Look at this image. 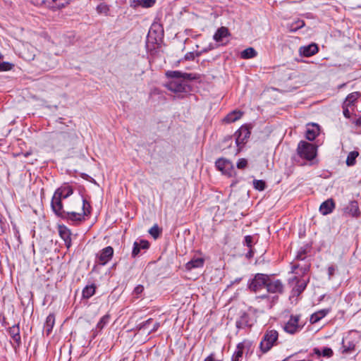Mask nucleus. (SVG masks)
I'll use <instances>...</instances> for the list:
<instances>
[{
	"mask_svg": "<svg viewBox=\"0 0 361 361\" xmlns=\"http://www.w3.org/2000/svg\"><path fill=\"white\" fill-rule=\"evenodd\" d=\"M91 210L90 202L83 197L72 200L66 208L62 204L60 209H52L57 217L75 224L85 221L86 216L90 214Z\"/></svg>",
	"mask_w": 361,
	"mask_h": 361,
	"instance_id": "obj_1",
	"label": "nucleus"
},
{
	"mask_svg": "<svg viewBox=\"0 0 361 361\" xmlns=\"http://www.w3.org/2000/svg\"><path fill=\"white\" fill-rule=\"evenodd\" d=\"M310 267L311 263L310 260L305 261L302 264L291 263L290 272L295 274V276L290 279L289 283L295 282V285L292 290L294 295H300L306 288L310 279H305L304 276L310 271Z\"/></svg>",
	"mask_w": 361,
	"mask_h": 361,
	"instance_id": "obj_2",
	"label": "nucleus"
},
{
	"mask_svg": "<svg viewBox=\"0 0 361 361\" xmlns=\"http://www.w3.org/2000/svg\"><path fill=\"white\" fill-rule=\"evenodd\" d=\"M26 60H34L35 65L42 71H48L56 65V61L49 54L39 53L38 55L25 56Z\"/></svg>",
	"mask_w": 361,
	"mask_h": 361,
	"instance_id": "obj_3",
	"label": "nucleus"
},
{
	"mask_svg": "<svg viewBox=\"0 0 361 361\" xmlns=\"http://www.w3.org/2000/svg\"><path fill=\"white\" fill-rule=\"evenodd\" d=\"M73 193V190L71 186L68 185H64L57 188L51 201V208L54 209L55 208L60 209L63 204L62 200L68 198Z\"/></svg>",
	"mask_w": 361,
	"mask_h": 361,
	"instance_id": "obj_4",
	"label": "nucleus"
},
{
	"mask_svg": "<svg viewBox=\"0 0 361 361\" xmlns=\"http://www.w3.org/2000/svg\"><path fill=\"white\" fill-rule=\"evenodd\" d=\"M279 338V333L274 329H267L259 343V349L262 353L269 352L273 346L276 345Z\"/></svg>",
	"mask_w": 361,
	"mask_h": 361,
	"instance_id": "obj_5",
	"label": "nucleus"
},
{
	"mask_svg": "<svg viewBox=\"0 0 361 361\" xmlns=\"http://www.w3.org/2000/svg\"><path fill=\"white\" fill-rule=\"evenodd\" d=\"M297 152L301 158L309 161L314 159L317 155V149L314 145L305 141L299 142Z\"/></svg>",
	"mask_w": 361,
	"mask_h": 361,
	"instance_id": "obj_6",
	"label": "nucleus"
},
{
	"mask_svg": "<svg viewBox=\"0 0 361 361\" xmlns=\"http://www.w3.org/2000/svg\"><path fill=\"white\" fill-rule=\"evenodd\" d=\"M269 275L264 274H256L253 279L248 282V288L252 292H257L267 287Z\"/></svg>",
	"mask_w": 361,
	"mask_h": 361,
	"instance_id": "obj_7",
	"label": "nucleus"
},
{
	"mask_svg": "<svg viewBox=\"0 0 361 361\" xmlns=\"http://www.w3.org/2000/svg\"><path fill=\"white\" fill-rule=\"evenodd\" d=\"M165 87L174 93L188 92L189 91V85L183 80H171L168 82Z\"/></svg>",
	"mask_w": 361,
	"mask_h": 361,
	"instance_id": "obj_8",
	"label": "nucleus"
},
{
	"mask_svg": "<svg viewBox=\"0 0 361 361\" xmlns=\"http://www.w3.org/2000/svg\"><path fill=\"white\" fill-rule=\"evenodd\" d=\"M250 131L247 126H241L234 134L235 144L238 147V152H239L247 140L250 137Z\"/></svg>",
	"mask_w": 361,
	"mask_h": 361,
	"instance_id": "obj_9",
	"label": "nucleus"
},
{
	"mask_svg": "<svg viewBox=\"0 0 361 361\" xmlns=\"http://www.w3.org/2000/svg\"><path fill=\"white\" fill-rule=\"evenodd\" d=\"M114 256V248L111 246H107L101 250L96 255V262L99 265H106Z\"/></svg>",
	"mask_w": 361,
	"mask_h": 361,
	"instance_id": "obj_10",
	"label": "nucleus"
},
{
	"mask_svg": "<svg viewBox=\"0 0 361 361\" xmlns=\"http://www.w3.org/2000/svg\"><path fill=\"white\" fill-rule=\"evenodd\" d=\"M266 289L269 293L282 294L284 291V285L280 279H276L269 276Z\"/></svg>",
	"mask_w": 361,
	"mask_h": 361,
	"instance_id": "obj_11",
	"label": "nucleus"
},
{
	"mask_svg": "<svg viewBox=\"0 0 361 361\" xmlns=\"http://www.w3.org/2000/svg\"><path fill=\"white\" fill-rule=\"evenodd\" d=\"M215 166L222 173L231 176L233 172V163L225 158H219L215 162Z\"/></svg>",
	"mask_w": 361,
	"mask_h": 361,
	"instance_id": "obj_12",
	"label": "nucleus"
},
{
	"mask_svg": "<svg viewBox=\"0 0 361 361\" xmlns=\"http://www.w3.org/2000/svg\"><path fill=\"white\" fill-rule=\"evenodd\" d=\"M299 315H291L289 320L285 324L283 330L290 334H294L298 332L301 327L299 326Z\"/></svg>",
	"mask_w": 361,
	"mask_h": 361,
	"instance_id": "obj_13",
	"label": "nucleus"
},
{
	"mask_svg": "<svg viewBox=\"0 0 361 361\" xmlns=\"http://www.w3.org/2000/svg\"><path fill=\"white\" fill-rule=\"evenodd\" d=\"M166 75L167 78L178 80H193L197 79V77L192 73H182L179 71H169L166 73Z\"/></svg>",
	"mask_w": 361,
	"mask_h": 361,
	"instance_id": "obj_14",
	"label": "nucleus"
},
{
	"mask_svg": "<svg viewBox=\"0 0 361 361\" xmlns=\"http://www.w3.org/2000/svg\"><path fill=\"white\" fill-rule=\"evenodd\" d=\"M58 231L60 237L63 240L65 245L69 248L71 246V231L65 225H59Z\"/></svg>",
	"mask_w": 361,
	"mask_h": 361,
	"instance_id": "obj_15",
	"label": "nucleus"
},
{
	"mask_svg": "<svg viewBox=\"0 0 361 361\" xmlns=\"http://www.w3.org/2000/svg\"><path fill=\"white\" fill-rule=\"evenodd\" d=\"M344 213L352 217L357 218L360 215V212L357 201H350L349 204L344 208Z\"/></svg>",
	"mask_w": 361,
	"mask_h": 361,
	"instance_id": "obj_16",
	"label": "nucleus"
},
{
	"mask_svg": "<svg viewBox=\"0 0 361 361\" xmlns=\"http://www.w3.org/2000/svg\"><path fill=\"white\" fill-rule=\"evenodd\" d=\"M8 334L14 341L17 347H19L21 344V338L20 335V327L19 324H15L8 329Z\"/></svg>",
	"mask_w": 361,
	"mask_h": 361,
	"instance_id": "obj_17",
	"label": "nucleus"
},
{
	"mask_svg": "<svg viewBox=\"0 0 361 361\" xmlns=\"http://www.w3.org/2000/svg\"><path fill=\"white\" fill-rule=\"evenodd\" d=\"M335 208V202L333 199L330 198L322 202L319 207V212L323 215H327L331 213Z\"/></svg>",
	"mask_w": 361,
	"mask_h": 361,
	"instance_id": "obj_18",
	"label": "nucleus"
},
{
	"mask_svg": "<svg viewBox=\"0 0 361 361\" xmlns=\"http://www.w3.org/2000/svg\"><path fill=\"white\" fill-rule=\"evenodd\" d=\"M149 247V243L147 240H140L139 242L135 241L133 244L132 251V257H135L140 252L141 249L147 250Z\"/></svg>",
	"mask_w": 361,
	"mask_h": 361,
	"instance_id": "obj_19",
	"label": "nucleus"
},
{
	"mask_svg": "<svg viewBox=\"0 0 361 361\" xmlns=\"http://www.w3.org/2000/svg\"><path fill=\"white\" fill-rule=\"evenodd\" d=\"M318 47L316 44L312 43L307 46L302 47L300 51L302 55L306 57L311 56L318 52Z\"/></svg>",
	"mask_w": 361,
	"mask_h": 361,
	"instance_id": "obj_20",
	"label": "nucleus"
},
{
	"mask_svg": "<svg viewBox=\"0 0 361 361\" xmlns=\"http://www.w3.org/2000/svg\"><path fill=\"white\" fill-rule=\"evenodd\" d=\"M243 114V113L241 111L233 110L231 112H230L229 114H228L223 118V122L226 123H233V122L238 121V119H240L242 117Z\"/></svg>",
	"mask_w": 361,
	"mask_h": 361,
	"instance_id": "obj_21",
	"label": "nucleus"
},
{
	"mask_svg": "<svg viewBox=\"0 0 361 361\" xmlns=\"http://www.w3.org/2000/svg\"><path fill=\"white\" fill-rule=\"evenodd\" d=\"M329 309H322L314 313H313L310 319L311 324H316L319 321H320L322 318H324L329 312Z\"/></svg>",
	"mask_w": 361,
	"mask_h": 361,
	"instance_id": "obj_22",
	"label": "nucleus"
},
{
	"mask_svg": "<svg viewBox=\"0 0 361 361\" xmlns=\"http://www.w3.org/2000/svg\"><path fill=\"white\" fill-rule=\"evenodd\" d=\"M204 259L202 257L192 259L185 264V268L188 270H191L195 268H200L204 266Z\"/></svg>",
	"mask_w": 361,
	"mask_h": 361,
	"instance_id": "obj_23",
	"label": "nucleus"
},
{
	"mask_svg": "<svg viewBox=\"0 0 361 361\" xmlns=\"http://www.w3.org/2000/svg\"><path fill=\"white\" fill-rule=\"evenodd\" d=\"M54 323H55V316H54V314H49L47 319H46V322L44 323V329L47 334V335H49L50 333L52 331V329L54 326Z\"/></svg>",
	"mask_w": 361,
	"mask_h": 361,
	"instance_id": "obj_24",
	"label": "nucleus"
},
{
	"mask_svg": "<svg viewBox=\"0 0 361 361\" xmlns=\"http://www.w3.org/2000/svg\"><path fill=\"white\" fill-rule=\"evenodd\" d=\"M230 35L228 29L226 27H221L214 35V39L217 42H221L222 39Z\"/></svg>",
	"mask_w": 361,
	"mask_h": 361,
	"instance_id": "obj_25",
	"label": "nucleus"
},
{
	"mask_svg": "<svg viewBox=\"0 0 361 361\" xmlns=\"http://www.w3.org/2000/svg\"><path fill=\"white\" fill-rule=\"evenodd\" d=\"M236 327L240 329H243L246 326H249V315L248 314L243 312L240 318L236 321L235 323Z\"/></svg>",
	"mask_w": 361,
	"mask_h": 361,
	"instance_id": "obj_26",
	"label": "nucleus"
},
{
	"mask_svg": "<svg viewBox=\"0 0 361 361\" xmlns=\"http://www.w3.org/2000/svg\"><path fill=\"white\" fill-rule=\"evenodd\" d=\"M244 348H245L244 343H239L237 345L235 351L234 352V353L232 355L231 361H240L243 357Z\"/></svg>",
	"mask_w": 361,
	"mask_h": 361,
	"instance_id": "obj_27",
	"label": "nucleus"
},
{
	"mask_svg": "<svg viewBox=\"0 0 361 361\" xmlns=\"http://www.w3.org/2000/svg\"><path fill=\"white\" fill-rule=\"evenodd\" d=\"M95 290L96 286L94 283L86 286L82 290V297L89 299L95 293Z\"/></svg>",
	"mask_w": 361,
	"mask_h": 361,
	"instance_id": "obj_28",
	"label": "nucleus"
},
{
	"mask_svg": "<svg viewBox=\"0 0 361 361\" xmlns=\"http://www.w3.org/2000/svg\"><path fill=\"white\" fill-rule=\"evenodd\" d=\"M360 96V93L357 92H354L348 95L344 102V105L346 107H350L354 105V102L358 99Z\"/></svg>",
	"mask_w": 361,
	"mask_h": 361,
	"instance_id": "obj_29",
	"label": "nucleus"
},
{
	"mask_svg": "<svg viewBox=\"0 0 361 361\" xmlns=\"http://www.w3.org/2000/svg\"><path fill=\"white\" fill-rule=\"evenodd\" d=\"M257 55V52L252 47H248L243 50L240 54V57L244 59H249L255 57Z\"/></svg>",
	"mask_w": 361,
	"mask_h": 361,
	"instance_id": "obj_30",
	"label": "nucleus"
},
{
	"mask_svg": "<svg viewBox=\"0 0 361 361\" xmlns=\"http://www.w3.org/2000/svg\"><path fill=\"white\" fill-rule=\"evenodd\" d=\"M319 135V129L315 126L312 128H307L306 131V138L310 141H313Z\"/></svg>",
	"mask_w": 361,
	"mask_h": 361,
	"instance_id": "obj_31",
	"label": "nucleus"
},
{
	"mask_svg": "<svg viewBox=\"0 0 361 361\" xmlns=\"http://www.w3.org/2000/svg\"><path fill=\"white\" fill-rule=\"evenodd\" d=\"M342 350L343 354H348L352 353L355 350V345L353 342H348V344H345L344 341H342Z\"/></svg>",
	"mask_w": 361,
	"mask_h": 361,
	"instance_id": "obj_32",
	"label": "nucleus"
},
{
	"mask_svg": "<svg viewBox=\"0 0 361 361\" xmlns=\"http://www.w3.org/2000/svg\"><path fill=\"white\" fill-rule=\"evenodd\" d=\"M358 155H359V153L357 151L350 152L347 157L346 164L348 166L355 165V159L358 157Z\"/></svg>",
	"mask_w": 361,
	"mask_h": 361,
	"instance_id": "obj_33",
	"label": "nucleus"
},
{
	"mask_svg": "<svg viewBox=\"0 0 361 361\" xmlns=\"http://www.w3.org/2000/svg\"><path fill=\"white\" fill-rule=\"evenodd\" d=\"M305 23L304 22V20H298L293 23H292L290 25V31L292 32H296L297 30H298L299 29L305 26Z\"/></svg>",
	"mask_w": 361,
	"mask_h": 361,
	"instance_id": "obj_34",
	"label": "nucleus"
},
{
	"mask_svg": "<svg viewBox=\"0 0 361 361\" xmlns=\"http://www.w3.org/2000/svg\"><path fill=\"white\" fill-rule=\"evenodd\" d=\"M97 12L99 14L109 15V6L105 3H101L96 8Z\"/></svg>",
	"mask_w": 361,
	"mask_h": 361,
	"instance_id": "obj_35",
	"label": "nucleus"
},
{
	"mask_svg": "<svg viewBox=\"0 0 361 361\" xmlns=\"http://www.w3.org/2000/svg\"><path fill=\"white\" fill-rule=\"evenodd\" d=\"M110 320V315L106 314L104 316H103L99 322L97 324V329H99V330L102 329L109 322Z\"/></svg>",
	"mask_w": 361,
	"mask_h": 361,
	"instance_id": "obj_36",
	"label": "nucleus"
},
{
	"mask_svg": "<svg viewBox=\"0 0 361 361\" xmlns=\"http://www.w3.org/2000/svg\"><path fill=\"white\" fill-rule=\"evenodd\" d=\"M253 187L255 190L263 191L266 188V183L262 180H254Z\"/></svg>",
	"mask_w": 361,
	"mask_h": 361,
	"instance_id": "obj_37",
	"label": "nucleus"
},
{
	"mask_svg": "<svg viewBox=\"0 0 361 361\" xmlns=\"http://www.w3.org/2000/svg\"><path fill=\"white\" fill-rule=\"evenodd\" d=\"M149 233L154 238L156 239L160 235L161 230L157 224H155L149 230Z\"/></svg>",
	"mask_w": 361,
	"mask_h": 361,
	"instance_id": "obj_38",
	"label": "nucleus"
},
{
	"mask_svg": "<svg viewBox=\"0 0 361 361\" xmlns=\"http://www.w3.org/2000/svg\"><path fill=\"white\" fill-rule=\"evenodd\" d=\"M156 0H137V4H140L143 8H149L154 6Z\"/></svg>",
	"mask_w": 361,
	"mask_h": 361,
	"instance_id": "obj_39",
	"label": "nucleus"
},
{
	"mask_svg": "<svg viewBox=\"0 0 361 361\" xmlns=\"http://www.w3.org/2000/svg\"><path fill=\"white\" fill-rule=\"evenodd\" d=\"M153 321V319L152 318H149L148 319H147L146 321L145 322H142L140 324H137L135 326V329L137 330V331H140L142 329H146Z\"/></svg>",
	"mask_w": 361,
	"mask_h": 361,
	"instance_id": "obj_40",
	"label": "nucleus"
},
{
	"mask_svg": "<svg viewBox=\"0 0 361 361\" xmlns=\"http://www.w3.org/2000/svg\"><path fill=\"white\" fill-rule=\"evenodd\" d=\"M144 291V286L142 285H137L133 291V295L135 298H139Z\"/></svg>",
	"mask_w": 361,
	"mask_h": 361,
	"instance_id": "obj_41",
	"label": "nucleus"
},
{
	"mask_svg": "<svg viewBox=\"0 0 361 361\" xmlns=\"http://www.w3.org/2000/svg\"><path fill=\"white\" fill-rule=\"evenodd\" d=\"M13 64L9 62L4 61L0 63V72L8 71L13 68Z\"/></svg>",
	"mask_w": 361,
	"mask_h": 361,
	"instance_id": "obj_42",
	"label": "nucleus"
},
{
	"mask_svg": "<svg viewBox=\"0 0 361 361\" xmlns=\"http://www.w3.org/2000/svg\"><path fill=\"white\" fill-rule=\"evenodd\" d=\"M322 357H331L334 355V352L331 348L325 347L322 350Z\"/></svg>",
	"mask_w": 361,
	"mask_h": 361,
	"instance_id": "obj_43",
	"label": "nucleus"
},
{
	"mask_svg": "<svg viewBox=\"0 0 361 361\" xmlns=\"http://www.w3.org/2000/svg\"><path fill=\"white\" fill-rule=\"evenodd\" d=\"M306 251L304 249H301L298 251L297 255L295 256L296 260H302L304 261L306 259Z\"/></svg>",
	"mask_w": 361,
	"mask_h": 361,
	"instance_id": "obj_44",
	"label": "nucleus"
},
{
	"mask_svg": "<svg viewBox=\"0 0 361 361\" xmlns=\"http://www.w3.org/2000/svg\"><path fill=\"white\" fill-rule=\"evenodd\" d=\"M253 243V237L252 235H246L245 237V245L249 248H252Z\"/></svg>",
	"mask_w": 361,
	"mask_h": 361,
	"instance_id": "obj_45",
	"label": "nucleus"
},
{
	"mask_svg": "<svg viewBox=\"0 0 361 361\" xmlns=\"http://www.w3.org/2000/svg\"><path fill=\"white\" fill-rule=\"evenodd\" d=\"M247 165V161L245 159H240L237 162V167L238 169H245Z\"/></svg>",
	"mask_w": 361,
	"mask_h": 361,
	"instance_id": "obj_46",
	"label": "nucleus"
},
{
	"mask_svg": "<svg viewBox=\"0 0 361 361\" xmlns=\"http://www.w3.org/2000/svg\"><path fill=\"white\" fill-rule=\"evenodd\" d=\"M200 56V53L195 54L194 52H188L185 55V59L186 60H194L195 56Z\"/></svg>",
	"mask_w": 361,
	"mask_h": 361,
	"instance_id": "obj_47",
	"label": "nucleus"
},
{
	"mask_svg": "<svg viewBox=\"0 0 361 361\" xmlns=\"http://www.w3.org/2000/svg\"><path fill=\"white\" fill-rule=\"evenodd\" d=\"M204 361H221L220 360H216L215 357V354L214 353H211L209 355H208Z\"/></svg>",
	"mask_w": 361,
	"mask_h": 361,
	"instance_id": "obj_48",
	"label": "nucleus"
},
{
	"mask_svg": "<svg viewBox=\"0 0 361 361\" xmlns=\"http://www.w3.org/2000/svg\"><path fill=\"white\" fill-rule=\"evenodd\" d=\"M160 326V323L157 322L154 324L152 329L148 332V334H150L151 333L155 332L158 330V329Z\"/></svg>",
	"mask_w": 361,
	"mask_h": 361,
	"instance_id": "obj_49",
	"label": "nucleus"
},
{
	"mask_svg": "<svg viewBox=\"0 0 361 361\" xmlns=\"http://www.w3.org/2000/svg\"><path fill=\"white\" fill-rule=\"evenodd\" d=\"M343 115L345 118H349L350 117V113L348 110V107H346L345 106V105L343 104Z\"/></svg>",
	"mask_w": 361,
	"mask_h": 361,
	"instance_id": "obj_50",
	"label": "nucleus"
},
{
	"mask_svg": "<svg viewBox=\"0 0 361 361\" xmlns=\"http://www.w3.org/2000/svg\"><path fill=\"white\" fill-rule=\"evenodd\" d=\"M313 353L317 355L318 357H321L322 356V350H320L319 348H314L313 349Z\"/></svg>",
	"mask_w": 361,
	"mask_h": 361,
	"instance_id": "obj_51",
	"label": "nucleus"
},
{
	"mask_svg": "<svg viewBox=\"0 0 361 361\" xmlns=\"http://www.w3.org/2000/svg\"><path fill=\"white\" fill-rule=\"evenodd\" d=\"M130 6L133 7H137L138 6H140V4H137V0H131Z\"/></svg>",
	"mask_w": 361,
	"mask_h": 361,
	"instance_id": "obj_52",
	"label": "nucleus"
},
{
	"mask_svg": "<svg viewBox=\"0 0 361 361\" xmlns=\"http://www.w3.org/2000/svg\"><path fill=\"white\" fill-rule=\"evenodd\" d=\"M258 298H260V299H267L269 298V295L265 294V295H262L259 297H257Z\"/></svg>",
	"mask_w": 361,
	"mask_h": 361,
	"instance_id": "obj_53",
	"label": "nucleus"
},
{
	"mask_svg": "<svg viewBox=\"0 0 361 361\" xmlns=\"http://www.w3.org/2000/svg\"><path fill=\"white\" fill-rule=\"evenodd\" d=\"M70 135L73 137H77L76 133L73 130L70 133Z\"/></svg>",
	"mask_w": 361,
	"mask_h": 361,
	"instance_id": "obj_54",
	"label": "nucleus"
},
{
	"mask_svg": "<svg viewBox=\"0 0 361 361\" xmlns=\"http://www.w3.org/2000/svg\"><path fill=\"white\" fill-rule=\"evenodd\" d=\"M250 251H249V252H248V253H247V256H248L249 257H252V255H253V252H252V249H251V248H250Z\"/></svg>",
	"mask_w": 361,
	"mask_h": 361,
	"instance_id": "obj_55",
	"label": "nucleus"
},
{
	"mask_svg": "<svg viewBox=\"0 0 361 361\" xmlns=\"http://www.w3.org/2000/svg\"><path fill=\"white\" fill-rule=\"evenodd\" d=\"M333 271H334V268H332V267H329V274H331Z\"/></svg>",
	"mask_w": 361,
	"mask_h": 361,
	"instance_id": "obj_56",
	"label": "nucleus"
},
{
	"mask_svg": "<svg viewBox=\"0 0 361 361\" xmlns=\"http://www.w3.org/2000/svg\"><path fill=\"white\" fill-rule=\"evenodd\" d=\"M241 280V279H236V282H239Z\"/></svg>",
	"mask_w": 361,
	"mask_h": 361,
	"instance_id": "obj_57",
	"label": "nucleus"
},
{
	"mask_svg": "<svg viewBox=\"0 0 361 361\" xmlns=\"http://www.w3.org/2000/svg\"><path fill=\"white\" fill-rule=\"evenodd\" d=\"M59 120H60V123H62V121H61L62 118H59Z\"/></svg>",
	"mask_w": 361,
	"mask_h": 361,
	"instance_id": "obj_58",
	"label": "nucleus"
},
{
	"mask_svg": "<svg viewBox=\"0 0 361 361\" xmlns=\"http://www.w3.org/2000/svg\"><path fill=\"white\" fill-rule=\"evenodd\" d=\"M283 361H287V360H283Z\"/></svg>",
	"mask_w": 361,
	"mask_h": 361,
	"instance_id": "obj_59",
	"label": "nucleus"
}]
</instances>
